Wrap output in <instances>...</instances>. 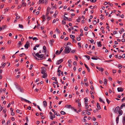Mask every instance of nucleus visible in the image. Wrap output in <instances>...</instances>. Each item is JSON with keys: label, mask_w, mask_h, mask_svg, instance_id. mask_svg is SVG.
Instances as JSON below:
<instances>
[{"label": "nucleus", "mask_w": 125, "mask_h": 125, "mask_svg": "<svg viewBox=\"0 0 125 125\" xmlns=\"http://www.w3.org/2000/svg\"><path fill=\"white\" fill-rule=\"evenodd\" d=\"M122 57L123 58H124L125 57V54H124L122 56Z\"/></svg>", "instance_id": "nucleus-60"}, {"label": "nucleus", "mask_w": 125, "mask_h": 125, "mask_svg": "<svg viewBox=\"0 0 125 125\" xmlns=\"http://www.w3.org/2000/svg\"><path fill=\"white\" fill-rule=\"evenodd\" d=\"M77 40L78 41H79L81 39L80 37H78L76 38Z\"/></svg>", "instance_id": "nucleus-46"}, {"label": "nucleus", "mask_w": 125, "mask_h": 125, "mask_svg": "<svg viewBox=\"0 0 125 125\" xmlns=\"http://www.w3.org/2000/svg\"><path fill=\"white\" fill-rule=\"evenodd\" d=\"M93 23L95 25L97 24V22L96 20H94L93 21Z\"/></svg>", "instance_id": "nucleus-37"}, {"label": "nucleus", "mask_w": 125, "mask_h": 125, "mask_svg": "<svg viewBox=\"0 0 125 125\" xmlns=\"http://www.w3.org/2000/svg\"><path fill=\"white\" fill-rule=\"evenodd\" d=\"M122 101H123L125 100V97H123V98L121 100Z\"/></svg>", "instance_id": "nucleus-64"}, {"label": "nucleus", "mask_w": 125, "mask_h": 125, "mask_svg": "<svg viewBox=\"0 0 125 125\" xmlns=\"http://www.w3.org/2000/svg\"><path fill=\"white\" fill-rule=\"evenodd\" d=\"M84 29L85 31H87L88 30V28L87 27H85L84 28Z\"/></svg>", "instance_id": "nucleus-40"}, {"label": "nucleus", "mask_w": 125, "mask_h": 125, "mask_svg": "<svg viewBox=\"0 0 125 125\" xmlns=\"http://www.w3.org/2000/svg\"><path fill=\"white\" fill-rule=\"evenodd\" d=\"M92 110L91 109H87L86 110V111L88 112L90 111H92Z\"/></svg>", "instance_id": "nucleus-42"}, {"label": "nucleus", "mask_w": 125, "mask_h": 125, "mask_svg": "<svg viewBox=\"0 0 125 125\" xmlns=\"http://www.w3.org/2000/svg\"><path fill=\"white\" fill-rule=\"evenodd\" d=\"M125 106L124 104H122V105L120 106V109H121L123 107Z\"/></svg>", "instance_id": "nucleus-41"}, {"label": "nucleus", "mask_w": 125, "mask_h": 125, "mask_svg": "<svg viewBox=\"0 0 125 125\" xmlns=\"http://www.w3.org/2000/svg\"><path fill=\"white\" fill-rule=\"evenodd\" d=\"M6 64V63H2L1 64V65L2 66V67L3 68H4V67L5 66Z\"/></svg>", "instance_id": "nucleus-18"}, {"label": "nucleus", "mask_w": 125, "mask_h": 125, "mask_svg": "<svg viewBox=\"0 0 125 125\" xmlns=\"http://www.w3.org/2000/svg\"><path fill=\"white\" fill-rule=\"evenodd\" d=\"M63 61V60L61 59L60 60H58L57 61L56 63L57 64H59L60 63H61Z\"/></svg>", "instance_id": "nucleus-5"}, {"label": "nucleus", "mask_w": 125, "mask_h": 125, "mask_svg": "<svg viewBox=\"0 0 125 125\" xmlns=\"http://www.w3.org/2000/svg\"><path fill=\"white\" fill-rule=\"evenodd\" d=\"M119 109H120V107L119 106H118L117 107H116V110H117V111H118V110Z\"/></svg>", "instance_id": "nucleus-50"}, {"label": "nucleus", "mask_w": 125, "mask_h": 125, "mask_svg": "<svg viewBox=\"0 0 125 125\" xmlns=\"http://www.w3.org/2000/svg\"><path fill=\"white\" fill-rule=\"evenodd\" d=\"M117 90L118 92H122L124 90L123 88L122 87H118L117 88Z\"/></svg>", "instance_id": "nucleus-6"}, {"label": "nucleus", "mask_w": 125, "mask_h": 125, "mask_svg": "<svg viewBox=\"0 0 125 125\" xmlns=\"http://www.w3.org/2000/svg\"><path fill=\"white\" fill-rule=\"evenodd\" d=\"M54 114L55 115H56L57 116H60V114H57V112H55Z\"/></svg>", "instance_id": "nucleus-27"}, {"label": "nucleus", "mask_w": 125, "mask_h": 125, "mask_svg": "<svg viewBox=\"0 0 125 125\" xmlns=\"http://www.w3.org/2000/svg\"><path fill=\"white\" fill-rule=\"evenodd\" d=\"M47 76V74H45L44 75L42 76V77L44 78H46Z\"/></svg>", "instance_id": "nucleus-23"}, {"label": "nucleus", "mask_w": 125, "mask_h": 125, "mask_svg": "<svg viewBox=\"0 0 125 125\" xmlns=\"http://www.w3.org/2000/svg\"><path fill=\"white\" fill-rule=\"evenodd\" d=\"M61 114L62 115H64L66 114V113L64 111H61Z\"/></svg>", "instance_id": "nucleus-35"}, {"label": "nucleus", "mask_w": 125, "mask_h": 125, "mask_svg": "<svg viewBox=\"0 0 125 125\" xmlns=\"http://www.w3.org/2000/svg\"><path fill=\"white\" fill-rule=\"evenodd\" d=\"M85 106L86 108H88L89 106L87 104H85Z\"/></svg>", "instance_id": "nucleus-63"}, {"label": "nucleus", "mask_w": 125, "mask_h": 125, "mask_svg": "<svg viewBox=\"0 0 125 125\" xmlns=\"http://www.w3.org/2000/svg\"><path fill=\"white\" fill-rule=\"evenodd\" d=\"M41 18H42V19L43 20V21H44L45 20V17L44 15H43L41 17Z\"/></svg>", "instance_id": "nucleus-20"}, {"label": "nucleus", "mask_w": 125, "mask_h": 125, "mask_svg": "<svg viewBox=\"0 0 125 125\" xmlns=\"http://www.w3.org/2000/svg\"><path fill=\"white\" fill-rule=\"evenodd\" d=\"M23 54H24V55H25V54L24 53H22V54H20L19 55V56H20V57H22V55Z\"/></svg>", "instance_id": "nucleus-53"}, {"label": "nucleus", "mask_w": 125, "mask_h": 125, "mask_svg": "<svg viewBox=\"0 0 125 125\" xmlns=\"http://www.w3.org/2000/svg\"><path fill=\"white\" fill-rule=\"evenodd\" d=\"M65 107L67 108H71L72 107L71 105H67L65 106Z\"/></svg>", "instance_id": "nucleus-17"}, {"label": "nucleus", "mask_w": 125, "mask_h": 125, "mask_svg": "<svg viewBox=\"0 0 125 125\" xmlns=\"http://www.w3.org/2000/svg\"><path fill=\"white\" fill-rule=\"evenodd\" d=\"M19 27L20 28H23V26L22 25L19 24Z\"/></svg>", "instance_id": "nucleus-34"}, {"label": "nucleus", "mask_w": 125, "mask_h": 125, "mask_svg": "<svg viewBox=\"0 0 125 125\" xmlns=\"http://www.w3.org/2000/svg\"><path fill=\"white\" fill-rule=\"evenodd\" d=\"M73 64L74 65H77V62L76 61H74L73 62Z\"/></svg>", "instance_id": "nucleus-43"}, {"label": "nucleus", "mask_w": 125, "mask_h": 125, "mask_svg": "<svg viewBox=\"0 0 125 125\" xmlns=\"http://www.w3.org/2000/svg\"><path fill=\"white\" fill-rule=\"evenodd\" d=\"M96 106L97 108L98 109L100 110L101 109V108L99 104L98 103H97Z\"/></svg>", "instance_id": "nucleus-9"}, {"label": "nucleus", "mask_w": 125, "mask_h": 125, "mask_svg": "<svg viewBox=\"0 0 125 125\" xmlns=\"http://www.w3.org/2000/svg\"><path fill=\"white\" fill-rule=\"evenodd\" d=\"M119 119V118L118 116V117H117L116 118V121L117 123H118V122Z\"/></svg>", "instance_id": "nucleus-30"}, {"label": "nucleus", "mask_w": 125, "mask_h": 125, "mask_svg": "<svg viewBox=\"0 0 125 125\" xmlns=\"http://www.w3.org/2000/svg\"><path fill=\"white\" fill-rule=\"evenodd\" d=\"M42 0H40L38 2V3L39 4H40L42 2Z\"/></svg>", "instance_id": "nucleus-56"}, {"label": "nucleus", "mask_w": 125, "mask_h": 125, "mask_svg": "<svg viewBox=\"0 0 125 125\" xmlns=\"http://www.w3.org/2000/svg\"><path fill=\"white\" fill-rule=\"evenodd\" d=\"M71 29H70V28L68 29L69 30L70 32V31H71L72 30H73L74 29V28H73V27H71Z\"/></svg>", "instance_id": "nucleus-24"}, {"label": "nucleus", "mask_w": 125, "mask_h": 125, "mask_svg": "<svg viewBox=\"0 0 125 125\" xmlns=\"http://www.w3.org/2000/svg\"><path fill=\"white\" fill-rule=\"evenodd\" d=\"M41 73L43 75L47 74L46 73V71H45L44 70H42L41 71Z\"/></svg>", "instance_id": "nucleus-10"}, {"label": "nucleus", "mask_w": 125, "mask_h": 125, "mask_svg": "<svg viewBox=\"0 0 125 125\" xmlns=\"http://www.w3.org/2000/svg\"><path fill=\"white\" fill-rule=\"evenodd\" d=\"M17 89H18L21 92H23V90L22 88L20 86L19 87H17Z\"/></svg>", "instance_id": "nucleus-7"}, {"label": "nucleus", "mask_w": 125, "mask_h": 125, "mask_svg": "<svg viewBox=\"0 0 125 125\" xmlns=\"http://www.w3.org/2000/svg\"><path fill=\"white\" fill-rule=\"evenodd\" d=\"M22 5L23 6H26V3H25L24 2H23V3H22Z\"/></svg>", "instance_id": "nucleus-45"}, {"label": "nucleus", "mask_w": 125, "mask_h": 125, "mask_svg": "<svg viewBox=\"0 0 125 125\" xmlns=\"http://www.w3.org/2000/svg\"><path fill=\"white\" fill-rule=\"evenodd\" d=\"M33 64H31V66H30V67H31L29 68V69H30V70H31V69H32V67H33Z\"/></svg>", "instance_id": "nucleus-52"}, {"label": "nucleus", "mask_w": 125, "mask_h": 125, "mask_svg": "<svg viewBox=\"0 0 125 125\" xmlns=\"http://www.w3.org/2000/svg\"><path fill=\"white\" fill-rule=\"evenodd\" d=\"M72 62L71 60H69L68 61V62L69 64H70Z\"/></svg>", "instance_id": "nucleus-57"}, {"label": "nucleus", "mask_w": 125, "mask_h": 125, "mask_svg": "<svg viewBox=\"0 0 125 125\" xmlns=\"http://www.w3.org/2000/svg\"><path fill=\"white\" fill-rule=\"evenodd\" d=\"M30 46V45L29 42L27 41L26 42V44L24 45L25 47L27 49Z\"/></svg>", "instance_id": "nucleus-2"}, {"label": "nucleus", "mask_w": 125, "mask_h": 125, "mask_svg": "<svg viewBox=\"0 0 125 125\" xmlns=\"http://www.w3.org/2000/svg\"><path fill=\"white\" fill-rule=\"evenodd\" d=\"M84 56L86 57L89 60L90 59V57L89 56L86 55Z\"/></svg>", "instance_id": "nucleus-36"}, {"label": "nucleus", "mask_w": 125, "mask_h": 125, "mask_svg": "<svg viewBox=\"0 0 125 125\" xmlns=\"http://www.w3.org/2000/svg\"><path fill=\"white\" fill-rule=\"evenodd\" d=\"M84 102L85 103V104H87L88 103V99L86 98H84Z\"/></svg>", "instance_id": "nucleus-11"}, {"label": "nucleus", "mask_w": 125, "mask_h": 125, "mask_svg": "<svg viewBox=\"0 0 125 125\" xmlns=\"http://www.w3.org/2000/svg\"><path fill=\"white\" fill-rule=\"evenodd\" d=\"M63 18H64V20H65L67 21L68 20V18L66 17L65 16H64Z\"/></svg>", "instance_id": "nucleus-33"}, {"label": "nucleus", "mask_w": 125, "mask_h": 125, "mask_svg": "<svg viewBox=\"0 0 125 125\" xmlns=\"http://www.w3.org/2000/svg\"><path fill=\"white\" fill-rule=\"evenodd\" d=\"M55 31H57V32L59 33H60V31L57 28H56Z\"/></svg>", "instance_id": "nucleus-29"}, {"label": "nucleus", "mask_w": 125, "mask_h": 125, "mask_svg": "<svg viewBox=\"0 0 125 125\" xmlns=\"http://www.w3.org/2000/svg\"><path fill=\"white\" fill-rule=\"evenodd\" d=\"M43 104L44 106L45 107H46V106H47V102L46 101H43Z\"/></svg>", "instance_id": "nucleus-8"}, {"label": "nucleus", "mask_w": 125, "mask_h": 125, "mask_svg": "<svg viewBox=\"0 0 125 125\" xmlns=\"http://www.w3.org/2000/svg\"><path fill=\"white\" fill-rule=\"evenodd\" d=\"M118 52H125V51H122V50H118Z\"/></svg>", "instance_id": "nucleus-51"}, {"label": "nucleus", "mask_w": 125, "mask_h": 125, "mask_svg": "<svg viewBox=\"0 0 125 125\" xmlns=\"http://www.w3.org/2000/svg\"><path fill=\"white\" fill-rule=\"evenodd\" d=\"M43 50L45 51V52L46 51V47L45 46H44L43 47Z\"/></svg>", "instance_id": "nucleus-44"}, {"label": "nucleus", "mask_w": 125, "mask_h": 125, "mask_svg": "<svg viewBox=\"0 0 125 125\" xmlns=\"http://www.w3.org/2000/svg\"><path fill=\"white\" fill-rule=\"evenodd\" d=\"M62 23L63 24H65L66 23L65 21L64 20H63L62 21Z\"/></svg>", "instance_id": "nucleus-31"}, {"label": "nucleus", "mask_w": 125, "mask_h": 125, "mask_svg": "<svg viewBox=\"0 0 125 125\" xmlns=\"http://www.w3.org/2000/svg\"><path fill=\"white\" fill-rule=\"evenodd\" d=\"M65 49L64 50L65 52L66 53H69L71 49V48L69 46H67L66 47H64Z\"/></svg>", "instance_id": "nucleus-1"}, {"label": "nucleus", "mask_w": 125, "mask_h": 125, "mask_svg": "<svg viewBox=\"0 0 125 125\" xmlns=\"http://www.w3.org/2000/svg\"><path fill=\"white\" fill-rule=\"evenodd\" d=\"M118 67L119 69H121L122 68V66L121 64H119L118 65Z\"/></svg>", "instance_id": "nucleus-32"}, {"label": "nucleus", "mask_w": 125, "mask_h": 125, "mask_svg": "<svg viewBox=\"0 0 125 125\" xmlns=\"http://www.w3.org/2000/svg\"><path fill=\"white\" fill-rule=\"evenodd\" d=\"M106 101L108 104H109L110 103V101L108 99H106Z\"/></svg>", "instance_id": "nucleus-49"}, {"label": "nucleus", "mask_w": 125, "mask_h": 125, "mask_svg": "<svg viewBox=\"0 0 125 125\" xmlns=\"http://www.w3.org/2000/svg\"><path fill=\"white\" fill-rule=\"evenodd\" d=\"M41 69H42V70H44L45 71V67H42Z\"/></svg>", "instance_id": "nucleus-58"}, {"label": "nucleus", "mask_w": 125, "mask_h": 125, "mask_svg": "<svg viewBox=\"0 0 125 125\" xmlns=\"http://www.w3.org/2000/svg\"><path fill=\"white\" fill-rule=\"evenodd\" d=\"M20 18V17L19 16H18L16 17V19L17 20H18Z\"/></svg>", "instance_id": "nucleus-55"}, {"label": "nucleus", "mask_w": 125, "mask_h": 125, "mask_svg": "<svg viewBox=\"0 0 125 125\" xmlns=\"http://www.w3.org/2000/svg\"><path fill=\"white\" fill-rule=\"evenodd\" d=\"M90 1L92 2H95L96 1V0H90Z\"/></svg>", "instance_id": "nucleus-39"}, {"label": "nucleus", "mask_w": 125, "mask_h": 125, "mask_svg": "<svg viewBox=\"0 0 125 125\" xmlns=\"http://www.w3.org/2000/svg\"><path fill=\"white\" fill-rule=\"evenodd\" d=\"M48 0H45L44 1L43 3L44 4H46L48 3Z\"/></svg>", "instance_id": "nucleus-21"}, {"label": "nucleus", "mask_w": 125, "mask_h": 125, "mask_svg": "<svg viewBox=\"0 0 125 125\" xmlns=\"http://www.w3.org/2000/svg\"><path fill=\"white\" fill-rule=\"evenodd\" d=\"M99 99L100 101L101 102H102L103 103H104V104H105V102H104L103 101V100L101 98H99Z\"/></svg>", "instance_id": "nucleus-26"}, {"label": "nucleus", "mask_w": 125, "mask_h": 125, "mask_svg": "<svg viewBox=\"0 0 125 125\" xmlns=\"http://www.w3.org/2000/svg\"><path fill=\"white\" fill-rule=\"evenodd\" d=\"M14 84L16 86V88H17L18 87H19L20 86L18 84L16 83H14Z\"/></svg>", "instance_id": "nucleus-16"}, {"label": "nucleus", "mask_w": 125, "mask_h": 125, "mask_svg": "<svg viewBox=\"0 0 125 125\" xmlns=\"http://www.w3.org/2000/svg\"><path fill=\"white\" fill-rule=\"evenodd\" d=\"M122 123L123 124V125H125V117H124L123 118Z\"/></svg>", "instance_id": "nucleus-19"}, {"label": "nucleus", "mask_w": 125, "mask_h": 125, "mask_svg": "<svg viewBox=\"0 0 125 125\" xmlns=\"http://www.w3.org/2000/svg\"><path fill=\"white\" fill-rule=\"evenodd\" d=\"M94 123V125H98V124L97 123V122H95Z\"/></svg>", "instance_id": "nucleus-61"}, {"label": "nucleus", "mask_w": 125, "mask_h": 125, "mask_svg": "<svg viewBox=\"0 0 125 125\" xmlns=\"http://www.w3.org/2000/svg\"><path fill=\"white\" fill-rule=\"evenodd\" d=\"M22 7V5H19L18 6V9H19L20 8H21Z\"/></svg>", "instance_id": "nucleus-62"}, {"label": "nucleus", "mask_w": 125, "mask_h": 125, "mask_svg": "<svg viewBox=\"0 0 125 125\" xmlns=\"http://www.w3.org/2000/svg\"><path fill=\"white\" fill-rule=\"evenodd\" d=\"M36 55L39 58L40 54H39L38 53H36Z\"/></svg>", "instance_id": "nucleus-47"}, {"label": "nucleus", "mask_w": 125, "mask_h": 125, "mask_svg": "<svg viewBox=\"0 0 125 125\" xmlns=\"http://www.w3.org/2000/svg\"><path fill=\"white\" fill-rule=\"evenodd\" d=\"M63 47H61L60 49V51L59 52L58 54H60L61 53V52H62V51H63Z\"/></svg>", "instance_id": "nucleus-13"}, {"label": "nucleus", "mask_w": 125, "mask_h": 125, "mask_svg": "<svg viewBox=\"0 0 125 125\" xmlns=\"http://www.w3.org/2000/svg\"><path fill=\"white\" fill-rule=\"evenodd\" d=\"M44 56V55L43 54H40L39 58H42Z\"/></svg>", "instance_id": "nucleus-25"}, {"label": "nucleus", "mask_w": 125, "mask_h": 125, "mask_svg": "<svg viewBox=\"0 0 125 125\" xmlns=\"http://www.w3.org/2000/svg\"><path fill=\"white\" fill-rule=\"evenodd\" d=\"M78 105L79 107H81V103L79 101L78 102Z\"/></svg>", "instance_id": "nucleus-54"}, {"label": "nucleus", "mask_w": 125, "mask_h": 125, "mask_svg": "<svg viewBox=\"0 0 125 125\" xmlns=\"http://www.w3.org/2000/svg\"><path fill=\"white\" fill-rule=\"evenodd\" d=\"M50 43L51 44H52V43L53 42H54V40L53 39H52L50 40Z\"/></svg>", "instance_id": "nucleus-28"}, {"label": "nucleus", "mask_w": 125, "mask_h": 125, "mask_svg": "<svg viewBox=\"0 0 125 125\" xmlns=\"http://www.w3.org/2000/svg\"><path fill=\"white\" fill-rule=\"evenodd\" d=\"M90 88L92 90H93L94 89V87L93 85H91L90 87Z\"/></svg>", "instance_id": "nucleus-48"}, {"label": "nucleus", "mask_w": 125, "mask_h": 125, "mask_svg": "<svg viewBox=\"0 0 125 125\" xmlns=\"http://www.w3.org/2000/svg\"><path fill=\"white\" fill-rule=\"evenodd\" d=\"M118 113L119 114L118 115V116H120L121 115H122L123 113V112L122 110L120 109H119V110L118 111Z\"/></svg>", "instance_id": "nucleus-4"}, {"label": "nucleus", "mask_w": 125, "mask_h": 125, "mask_svg": "<svg viewBox=\"0 0 125 125\" xmlns=\"http://www.w3.org/2000/svg\"><path fill=\"white\" fill-rule=\"evenodd\" d=\"M97 69H98L99 71L103 72L104 71V69L102 67H99L97 66H96Z\"/></svg>", "instance_id": "nucleus-3"}, {"label": "nucleus", "mask_w": 125, "mask_h": 125, "mask_svg": "<svg viewBox=\"0 0 125 125\" xmlns=\"http://www.w3.org/2000/svg\"><path fill=\"white\" fill-rule=\"evenodd\" d=\"M84 65H85V67L87 69L88 71V72H90V70L89 68L85 64H84Z\"/></svg>", "instance_id": "nucleus-14"}, {"label": "nucleus", "mask_w": 125, "mask_h": 125, "mask_svg": "<svg viewBox=\"0 0 125 125\" xmlns=\"http://www.w3.org/2000/svg\"><path fill=\"white\" fill-rule=\"evenodd\" d=\"M58 11L57 10H56L55 14H53V16L55 17L56 15L58 14Z\"/></svg>", "instance_id": "nucleus-12"}, {"label": "nucleus", "mask_w": 125, "mask_h": 125, "mask_svg": "<svg viewBox=\"0 0 125 125\" xmlns=\"http://www.w3.org/2000/svg\"><path fill=\"white\" fill-rule=\"evenodd\" d=\"M118 83L120 84H121L122 83V82L121 81H118Z\"/></svg>", "instance_id": "nucleus-59"}, {"label": "nucleus", "mask_w": 125, "mask_h": 125, "mask_svg": "<svg viewBox=\"0 0 125 125\" xmlns=\"http://www.w3.org/2000/svg\"><path fill=\"white\" fill-rule=\"evenodd\" d=\"M97 44L98 46L100 47H101L102 45L101 44V42H97Z\"/></svg>", "instance_id": "nucleus-15"}, {"label": "nucleus", "mask_w": 125, "mask_h": 125, "mask_svg": "<svg viewBox=\"0 0 125 125\" xmlns=\"http://www.w3.org/2000/svg\"><path fill=\"white\" fill-rule=\"evenodd\" d=\"M70 37L72 39H73L75 38V37L74 36L72 35H70Z\"/></svg>", "instance_id": "nucleus-22"}, {"label": "nucleus", "mask_w": 125, "mask_h": 125, "mask_svg": "<svg viewBox=\"0 0 125 125\" xmlns=\"http://www.w3.org/2000/svg\"><path fill=\"white\" fill-rule=\"evenodd\" d=\"M21 41H19V43L18 44V45H19V47H20V46L21 45Z\"/></svg>", "instance_id": "nucleus-38"}]
</instances>
